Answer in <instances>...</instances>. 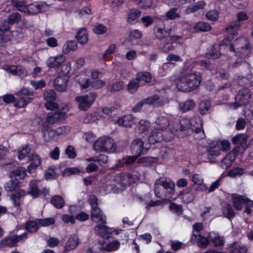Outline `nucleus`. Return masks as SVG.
Returning a JSON list of instances; mask_svg holds the SVG:
<instances>
[{
	"instance_id": "obj_1",
	"label": "nucleus",
	"mask_w": 253,
	"mask_h": 253,
	"mask_svg": "<svg viewBox=\"0 0 253 253\" xmlns=\"http://www.w3.org/2000/svg\"><path fill=\"white\" fill-rule=\"evenodd\" d=\"M202 81L200 73L189 71L185 73L178 80L176 84L177 89L183 92H190L196 89Z\"/></svg>"
},
{
	"instance_id": "obj_2",
	"label": "nucleus",
	"mask_w": 253,
	"mask_h": 253,
	"mask_svg": "<svg viewBox=\"0 0 253 253\" xmlns=\"http://www.w3.org/2000/svg\"><path fill=\"white\" fill-rule=\"evenodd\" d=\"M19 187V181L17 179L11 180L6 182L4 185L5 189L7 191H15L10 195V199L13 204L18 207L20 205V198L25 196V191L24 190L17 189Z\"/></svg>"
},
{
	"instance_id": "obj_3",
	"label": "nucleus",
	"mask_w": 253,
	"mask_h": 253,
	"mask_svg": "<svg viewBox=\"0 0 253 253\" xmlns=\"http://www.w3.org/2000/svg\"><path fill=\"white\" fill-rule=\"evenodd\" d=\"M230 50L235 52L237 56L245 58L250 53L251 48L246 39L239 38L234 41V44H230Z\"/></svg>"
},
{
	"instance_id": "obj_4",
	"label": "nucleus",
	"mask_w": 253,
	"mask_h": 253,
	"mask_svg": "<svg viewBox=\"0 0 253 253\" xmlns=\"http://www.w3.org/2000/svg\"><path fill=\"white\" fill-rule=\"evenodd\" d=\"M93 149L96 152L114 153L116 150V145L111 137L104 136L99 138L94 143Z\"/></svg>"
},
{
	"instance_id": "obj_5",
	"label": "nucleus",
	"mask_w": 253,
	"mask_h": 253,
	"mask_svg": "<svg viewBox=\"0 0 253 253\" xmlns=\"http://www.w3.org/2000/svg\"><path fill=\"white\" fill-rule=\"evenodd\" d=\"M88 202L91 207V218L96 222L106 223V217L100 209L98 207V199L95 195H90L88 198Z\"/></svg>"
},
{
	"instance_id": "obj_6",
	"label": "nucleus",
	"mask_w": 253,
	"mask_h": 253,
	"mask_svg": "<svg viewBox=\"0 0 253 253\" xmlns=\"http://www.w3.org/2000/svg\"><path fill=\"white\" fill-rule=\"evenodd\" d=\"M15 95L16 98L14 106L18 108H23L32 101L33 98L31 96H33L34 92L28 88L23 87Z\"/></svg>"
},
{
	"instance_id": "obj_7",
	"label": "nucleus",
	"mask_w": 253,
	"mask_h": 253,
	"mask_svg": "<svg viewBox=\"0 0 253 253\" xmlns=\"http://www.w3.org/2000/svg\"><path fill=\"white\" fill-rule=\"evenodd\" d=\"M97 94L95 92L81 96H77L75 100L79 103L78 107L81 110L86 111L88 109L96 98Z\"/></svg>"
},
{
	"instance_id": "obj_8",
	"label": "nucleus",
	"mask_w": 253,
	"mask_h": 253,
	"mask_svg": "<svg viewBox=\"0 0 253 253\" xmlns=\"http://www.w3.org/2000/svg\"><path fill=\"white\" fill-rule=\"evenodd\" d=\"M179 122L181 128H182V131L191 129L196 133H199L201 131L204 132L202 121L200 119H196L195 121L198 123V126H196L194 124H192L191 120L186 118H183Z\"/></svg>"
},
{
	"instance_id": "obj_9",
	"label": "nucleus",
	"mask_w": 253,
	"mask_h": 253,
	"mask_svg": "<svg viewBox=\"0 0 253 253\" xmlns=\"http://www.w3.org/2000/svg\"><path fill=\"white\" fill-rule=\"evenodd\" d=\"M251 96V93L247 87L240 90L235 98L234 105L235 108L240 106L247 105L249 102Z\"/></svg>"
},
{
	"instance_id": "obj_10",
	"label": "nucleus",
	"mask_w": 253,
	"mask_h": 253,
	"mask_svg": "<svg viewBox=\"0 0 253 253\" xmlns=\"http://www.w3.org/2000/svg\"><path fill=\"white\" fill-rule=\"evenodd\" d=\"M62 111H58L54 113H48L46 119L49 124L53 125L59 121L64 120L67 117L66 112L69 110L67 105L62 108Z\"/></svg>"
},
{
	"instance_id": "obj_11",
	"label": "nucleus",
	"mask_w": 253,
	"mask_h": 253,
	"mask_svg": "<svg viewBox=\"0 0 253 253\" xmlns=\"http://www.w3.org/2000/svg\"><path fill=\"white\" fill-rule=\"evenodd\" d=\"M234 144H239V145L234 148L232 151L236 154L243 153L247 148V140L246 135L244 134H238L234 136L232 140Z\"/></svg>"
},
{
	"instance_id": "obj_12",
	"label": "nucleus",
	"mask_w": 253,
	"mask_h": 253,
	"mask_svg": "<svg viewBox=\"0 0 253 253\" xmlns=\"http://www.w3.org/2000/svg\"><path fill=\"white\" fill-rule=\"evenodd\" d=\"M143 145L144 143L141 139L137 138L134 140L130 146L131 153L137 157L146 154L148 150L143 147Z\"/></svg>"
},
{
	"instance_id": "obj_13",
	"label": "nucleus",
	"mask_w": 253,
	"mask_h": 253,
	"mask_svg": "<svg viewBox=\"0 0 253 253\" xmlns=\"http://www.w3.org/2000/svg\"><path fill=\"white\" fill-rule=\"evenodd\" d=\"M48 5L43 2H34L27 5L26 13L29 15H35L45 11Z\"/></svg>"
},
{
	"instance_id": "obj_14",
	"label": "nucleus",
	"mask_w": 253,
	"mask_h": 253,
	"mask_svg": "<svg viewBox=\"0 0 253 253\" xmlns=\"http://www.w3.org/2000/svg\"><path fill=\"white\" fill-rule=\"evenodd\" d=\"M66 57L63 55L50 56L46 61L45 64L50 69H57L65 62Z\"/></svg>"
},
{
	"instance_id": "obj_15",
	"label": "nucleus",
	"mask_w": 253,
	"mask_h": 253,
	"mask_svg": "<svg viewBox=\"0 0 253 253\" xmlns=\"http://www.w3.org/2000/svg\"><path fill=\"white\" fill-rule=\"evenodd\" d=\"M237 21L235 22L231 23L228 27H226V30H232L233 35L237 34V30L241 25V22L247 20L248 19L247 14L244 11H240L237 13Z\"/></svg>"
},
{
	"instance_id": "obj_16",
	"label": "nucleus",
	"mask_w": 253,
	"mask_h": 253,
	"mask_svg": "<svg viewBox=\"0 0 253 253\" xmlns=\"http://www.w3.org/2000/svg\"><path fill=\"white\" fill-rule=\"evenodd\" d=\"M220 154L219 146L216 144H212L207 148L205 155L206 156L208 160L211 163H215L216 161V157Z\"/></svg>"
},
{
	"instance_id": "obj_17",
	"label": "nucleus",
	"mask_w": 253,
	"mask_h": 253,
	"mask_svg": "<svg viewBox=\"0 0 253 253\" xmlns=\"http://www.w3.org/2000/svg\"><path fill=\"white\" fill-rule=\"evenodd\" d=\"M138 119L133 117L131 114L125 115L117 121V123L120 126L125 127H131L133 124L137 123Z\"/></svg>"
},
{
	"instance_id": "obj_18",
	"label": "nucleus",
	"mask_w": 253,
	"mask_h": 253,
	"mask_svg": "<svg viewBox=\"0 0 253 253\" xmlns=\"http://www.w3.org/2000/svg\"><path fill=\"white\" fill-rule=\"evenodd\" d=\"M145 104L149 105H154L159 107L163 106L166 102L164 98H161L158 95L155 94L144 99Z\"/></svg>"
},
{
	"instance_id": "obj_19",
	"label": "nucleus",
	"mask_w": 253,
	"mask_h": 253,
	"mask_svg": "<svg viewBox=\"0 0 253 253\" xmlns=\"http://www.w3.org/2000/svg\"><path fill=\"white\" fill-rule=\"evenodd\" d=\"M106 240L107 241H105L103 244L104 250L110 252L119 249L120 244L118 241L113 240L109 235L107 236Z\"/></svg>"
},
{
	"instance_id": "obj_20",
	"label": "nucleus",
	"mask_w": 253,
	"mask_h": 253,
	"mask_svg": "<svg viewBox=\"0 0 253 253\" xmlns=\"http://www.w3.org/2000/svg\"><path fill=\"white\" fill-rule=\"evenodd\" d=\"M68 80L65 76H57L54 83V86L55 88L59 91H65L67 87Z\"/></svg>"
},
{
	"instance_id": "obj_21",
	"label": "nucleus",
	"mask_w": 253,
	"mask_h": 253,
	"mask_svg": "<svg viewBox=\"0 0 253 253\" xmlns=\"http://www.w3.org/2000/svg\"><path fill=\"white\" fill-rule=\"evenodd\" d=\"M237 154L232 151L228 153L225 157H224L221 161L220 167L223 169H227L230 167L233 162L236 159Z\"/></svg>"
},
{
	"instance_id": "obj_22",
	"label": "nucleus",
	"mask_w": 253,
	"mask_h": 253,
	"mask_svg": "<svg viewBox=\"0 0 253 253\" xmlns=\"http://www.w3.org/2000/svg\"><path fill=\"white\" fill-rule=\"evenodd\" d=\"M158 184L160 183L166 191V195L170 197L174 194V188L175 184L170 180H163L161 179H157Z\"/></svg>"
},
{
	"instance_id": "obj_23",
	"label": "nucleus",
	"mask_w": 253,
	"mask_h": 253,
	"mask_svg": "<svg viewBox=\"0 0 253 253\" xmlns=\"http://www.w3.org/2000/svg\"><path fill=\"white\" fill-rule=\"evenodd\" d=\"M164 140L162 130L160 129H154L151 133L148 138L150 144H154Z\"/></svg>"
},
{
	"instance_id": "obj_24",
	"label": "nucleus",
	"mask_w": 253,
	"mask_h": 253,
	"mask_svg": "<svg viewBox=\"0 0 253 253\" xmlns=\"http://www.w3.org/2000/svg\"><path fill=\"white\" fill-rule=\"evenodd\" d=\"M196 106V103L192 99H189L185 101L180 102L178 109L182 113L186 112L193 110Z\"/></svg>"
},
{
	"instance_id": "obj_25",
	"label": "nucleus",
	"mask_w": 253,
	"mask_h": 253,
	"mask_svg": "<svg viewBox=\"0 0 253 253\" xmlns=\"http://www.w3.org/2000/svg\"><path fill=\"white\" fill-rule=\"evenodd\" d=\"M29 160L31 162V164L28 167L27 170L29 173H32L40 165L41 159L39 155L32 154L29 156Z\"/></svg>"
},
{
	"instance_id": "obj_26",
	"label": "nucleus",
	"mask_w": 253,
	"mask_h": 253,
	"mask_svg": "<svg viewBox=\"0 0 253 253\" xmlns=\"http://www.w3.org/2000/svg\"><path fill=\"white\" fill-rule=\"evenodd\" d=\"M170 115L168 114L159 117L156 121L157 124L159 126V129L164 130L167 128L170 124Z\"/></svg>"
},
{
	"instance_id": "obj_27",
	"label": "nucleus",
	"mask_w": 253,
	"mask_h": 253,
	"mask_svg": "<svg viewBox=\"0 0 253 253\" xmlns=\"http://www.w3.org/2000/svg\"><path fill=\"white\" fill-rule=\"evenodd\" d=\"M106 84V82L101 80H95L90 82L89 79H87L84 84H82L83 88H87L89 86L95 89H99L103 87Z\"/></svg>"
},
{
	"instance_id": "obj_28",
	"label": "nucleus",
	"mask_w": 253,
	"mask_h": 253,
	"mask_svg": "<svg viewBox=\"0 0 253 253\" xmlns=\"http://www.w3.org/2000/svg\"><path fill=\"white\" fill-rule=\"evenodd\" d=\"M17 246L14 235L8 236L0 241V248L5 247L12 248Z\"/></svg>"
},
{
	"instance_id": "obj_29",
	"label": "nucleus",
	"mask_w": 253,
	"mask_h": 253,
	"mask_svg": "<svg viewBox=\"0 0 253 253\" xmlns=\"http://www.w3.org/2000/svg\"><path fill=\"white\" fill-rule=\"evenodd\" d=\"M246 198L247 197L244 196L234 195L233 196V203L235 209L238 211H241Z\"/></svg>"
},
{
	"instance_id": "obj_30",
	"label": "nucleus",
	"mask_w": 253,
	"mask_h": 253,
	"mask_svg": "<svg viewBox=\"0 0 253 253\" xmlns=\"http://www.w3.org/2000/svg\"><path fill=\"white\" fill-rule=\"evenodd\" d=\"M222 213L224 217L231 220L235 215L232 206L228 203H225L222 208Z\"/></svg>"
},
{
	"instance_id": "obj_31",
	"label": "nucleus",
	"mask_w": 253,
	"mask_h": 253,
	"mask_svg": "<svg viewBox=\"0 0 253 253\" xmlns=\"http://www.w3.org/2000/svg\"><path fill=\"white\" fill-rule=\"evenodd\" d=\"M75 38L82 44H85L88 41V36L85 28H81L77 32Z\"/></svg>"
},
{
	"instance_id": "obj_32",
	"label": "nucleus",
	"mask_w": 253,
	"mask_h": 253,
	"mask_svg": "<svg viewBox=\"0 0 253 253\" xmlns=\"http://www.w3.org/2000/svg\"><path fill=\"white\" fill-rule=\"evenodd\" d=\"M193 30L195 32H209L211 30V26L209 23L205 22H199L193 27Z\"/></svg>"
},
{
	"instance_id": "obj_33",
	"label": "nucleus",
	"mask_w": 253,
	"mask_h": 253,
	"mask_svg": "<svg viewBox=\"0 0 253 253\" xmlns=\"http://www.w3.org/2000/svg\"><path fill=\"white\" fill-rule=\"evenodd\" d=\"M192 181L196 184L198 185L199 186L196 190H206L207 188V186L203 184L204 179L199 174H194L192 176Z\"/></svg>"
},
{
	"instance_id": "obj_34",
	"label": "nucleus",
	"mask_w": 253,
	"mask_h": 253,
	"mask_svg": "<svg viewBox=\"0 0 253 253\" xmlns=\"http://www.w3.org/2000/svg\"><path fill=\"white\" fill-rule=\"evenodd\" d=\"M78 244V239L76 236L70 237L65 246L64 252L67 253L71 250L75 249Z\"/></svg>"
},
{
	"instance_id": "obj_35",
	"label": "nucleus",
	"mask_w": 253,
	"mask_h": 253,
	"mask_svg": "<svg viewBox=\"0 0 253 253\" xmlns=\"http://www.w3.org/2000/svg\"><path fill=\"white\" fill-rule=\"evenodd\" d=\"M9 175L10 177L15 178L14 179H22L26 175L25 169L22 167L18 168L13 170Z\"/></svg>"
},
{
	"instance_id": "obj_36",
	"label": "nucleus",
	"mask_w": 253,
	"mask_h": 253,
	"mask_svg": "<svg viewBox=\"0 0 253 253\" xmlns=\"http://www.w3.org/2000/svg\"><path fill=\"white\" fill-rule=\"evenodd\" d=\"M206 5V3L204 1H200L194 5H190L185 10L186 14H189L198 11L200 9H203Z\"/></svg>"
},
{
	"instance_id": "obj_37",
	"label": "nucleus",
	"mask_w": 253,
	"mask_h": 253,
	"mask_svg": "<svg viewBox=\"0 0 253 253\" xmlns=\"http://www.w3.org/2000/svg\"><path fill=\"white\" fill-rule=\"evenodd\" d=\"M154 187L155 195L157 197L160 198L171 197L170 196H168V195H166L165 189L160 183L158 184L157 180L155 181Z\"/></svg>"
},
{
	"instance_id": "obj_38",
	"label": "nucleus",
	"mask_w": 253,
	"mask_h": 253,
	"mask_svg": "<svg viewBox=\"0 0 253 253\" xmlns=\"http://www.w3.org/2000/svg\"><path fill=\"white\" fill-rule=\"evenodd\" d=\"M29 190L28 194L33 198H37L39 196L40 191L37 187V182L35 180L31 181L29 183Z\"/></svg>"
},
{
	"instance_id": "obj_39",
	"label": "nucleus",
	"mask_w": 253,
	"mask_h": 253,
	"mask_svg": "<svg viewBox=\"0 0 253 253\" xmlns=\"http://www.w3.org/2000/svg\"><path fill=\"white\" fill-rule=\"evenodd\" d=\"M78 48V44L75 41H68L63 47V51L65 54L68 53L71 50L75 51Z\"/></svg>"
},
{
	"instance_id": "obj_40",
	"label": "nucleus",
	"mask_w": 253,
	"mask_h": 253,
	"mask_svg": "<svg viewBox=\"0 0 253 253\" xmlns=\"http://www.w3.org/2000/svg\"><path fill=\"white\" fill-rule=\"evenodd\" d=\"M50 202L57 209H61L65 205L64 199L59 195L52 197L50 199Z\"/></svg>"
},
{
	"instance_id": "obj_41",
	"label": "nucleus",
	"mask_w": 253,
	"mask_h": 253,
	"mask_svg": "<svg viewBox=\"0 0 253 253\" xmlns=\"http://www.w3.org/2000/svg\"><path fill=\"white\" fill-rule=\"evenodd\" d=\"M152 77V75L148 72H141L137 73L136 75V79L139 82L144 81L146 83L151 82Z\"/></svg>"
},
{
	"instance_id": "obj_42",
	"label": "nucleus",
	"mask_w": 253,
	"mask_h": 253,
	"mask_svg": "<svg viewBox=\"0 0 253 253\" xmlns=\"http://www.w3.org/2000/svg\"><path fill=\"white\" fill-rule=\"evenodd\" d=\"M231 250L229 253H246L247 248L246 246L237 245L236 243L231 244Z\"/></svg>"
},
{
	"instance_id": "obj_43",
	"label": "nucleus",
	"mask_w": 253,
	"mask_h": 253,
	"mask_svg": "<svg viewBox=\"0 0 253 253\" xmlns=\"http://www.w3.org/2000/svg\"><path fill=\"white\" fill-rule=\"evenodd\" d=\"M25 3L26 2L24 1H20L18 0H11L12 5L13 7L16 8V10L24 13L26 12L27 10V5H25Z\"/></svg>"
},
{
	"instance_id": "obj_44",
	"label": "nucleus",
	"mask_w": 253,
	"mask_h": 253,
	"mask_svg": "<svg viewBox=\"0 0 253 253\" xmlns=\"http://www.w3.org/2000/svg\"><path fill=\"white\" fill-rule=\"evenodd\" d=\"M173 150L166 147H162L160 152V156L163 159H168L173 155Z\"/></svg>"
},
{
	"instance_id": "obj_45",
	"label": "nucleus",
	"mask_w": 253,
	"mask_h": 253,
	"mask_svg": "<svg viewBox=\"0 0 253 253\" xmlns=\"http://www.w3.org/2000/svg\"><path fill=\"white\" fill-rule=\"evenodd\" d=\"M211 107V103L208 100H204L202 101L199 105V110L200 113L204 115L207 113Z\"/></svg>"
},
{
	"instance_id": "obj_46",
	"label": "nucleus",
	"mask_w": 253,
	"mask_h": 253,
	"mask_svg": "<svg viewBox=\"0 0 253 253\" xmlns=\"http://www.w3.org/2000/svg\"><path fill=\"white\" fill-rule=\"evenodd\" d=\"M140 86V82L136 78L131 80L127 84V90L131 93L135 92Z\"/></svg>"
},
{
	"instance_id": "obj_47",
	"label": "nucleus",
	"mask_w": 253,
	"mask_h": 253,
	"mask_svg": "<svg viewBox=\"0 0 253 253\" xmlns=\"http://www.w3.org/2000/svg\"><path fill=\"white\" fill-rule=\"evenodd\" d=\"M37 219L36 220H30L27 222L26 229L30 233H35L39 229Z\"/></svg>"
},
{
	"instance_id": "obj_48",
	"label": "nucleus",
	"mask_w": 253,
	"mask_h": 253,
	"mask_svg": "<svg viewBox=\"0 0 253 253\" xmlns=\"http://www.w3.org/2000/svg\"><path fill=\"white\" fill-rule=\"evenodd\" d=\"M108 157L104 154H100L98 156H95L93 157L89 158L87 159L88 162H98L100 164H106L108 162Z\"/></svg>"
},
{
	"instance_id": "obj_49",
	"label": "nucleus",
	"mask_w": 253,
	"mask_h": 253,
	"mask_svg": "<svg viewBox=\"0 0 253 253\" xmlns=\"http://www.w3.org/2000/svg\"><path fill=\"white\" fill-rule=\"evenodd\" d=\"M105 224L101 222L95 227L96 234L100 236L104 237L108 233V227L104 225Z\"/></svg>"
},
{
	"instance_id": "obj_50",
	"label": "nucleus",
	"mask_w": 253,
	"mask_h": 253,
	"mask_svg": "<svg viewBox=\"0 0 253 253\" xmlns=\"http://www.w3.org/2000/svg\"><path fill=\"white\" fill-rule=\"evenodd\" d=\"M155 35L157 39H163L167 37V35L169 34L170 30L166 31L161 28L157 27L155 28Z\"/></svg>"
},
{
	"instance_id": "obj_51",
	"label": "nucleus",
	"mask_w": 253,
	"mask_h": 253,
	"mask_svg": "<svg viewBox=\"0 0 253 253\" xmlns=\"http://www.w3.org/2000/svg\"><path fill=\"white\" fill-rule=\"evenodd\" d=\"M42 137L44 140L46 142H50L53 141L55 137L56 133L54 129H51L44 132H42Z\"/></svg>"
},
{
	"instance_id": "obj_52",
	"label": "nucleus",
	"mask_w": 253,
	"mask_h": 253,
	"mask_svg": "<svg viewBox=\"0 0 253 253\" xmlns=\"http://www.w3.org/2000/svg\"><path fill=\"white\" fill-rule=\"evenodd\" d=\"M119 107V106L118 105L113 107H105L102 109V112L109 117H112L117 114Z\"/></svg>"
},
{
	"instance_id": "obj_53",
	"label": "nucleus",
	"mask_w": 253,
	"mask_h": 253,
	"mask_svg": "<svg viewBox=\"0 0 253 253\" xmlns=\"http://www.w3.org/2000/svg\"><path fill=\"white\" fill-rule=\"evenodd\" d=\"M21 18V16L18 12H14L10 14L8 17V23L9 25H13L15 23H18Z\"/></svg>"
},
{
	"instance_id": "obj_54",
	"label": "nucleus",
	"mask_w": 253,
	"mask_h": 253,
	"mask_svg": "<svg viewBox=\"0 0 253 253\" xmlns=\"http://www.w3.org/2000/svg\"><path fill=\"white\" fill-rule=\"evenodd\" d=\"M228 31L229 33V36L225 38L224 40H223L220 42L219 45L220 46L222 45H226V46H229V48L230 49V44H233L232 43H231V41L234 39L235 38L237 37L238 36V34L235 35H233L232 34V30H227Z\"/></svg>"
},
{
	"instance_id": "obj_55",
	"label": "nucleus",
	"mask_w": 253,
	"mask_h": 253,
	"mask_svg": "<svg viewBox=\"0 0 253 253\" xmlns=\"http://www.w3.org/2000/svg\"><path fill=\"white\" fill-rule=\"evenodd\" d=\"M208 237L211 239L215 247L220 248L223 246L225 241L223 237H220L219 235H217L213 238H211L210 234H209Z\"/></svg>"
},
{
	"instance_id": "obj_56",
	"label": "nucleus",
	"mask_w": 253,
	"mask_h": 253,
	"mask_svg": "<svg viewBox=\"0 0 253 253\" xmlns=\"http://www.w3.org/2000/svg\"><path fill=\"white\" fill-rule=\"evenodd\" d=\"M141 15L140 10L136 9H131L129 10L128 14V20L129 21H133L137 19Z\"/></svg>"
},
{
	"instance_id": "obj_57",
	"label": "nucleus",
	"mask_w": 253,
	"mask_h": 253,
	"mask_svg": "<svg viewBox=\"0 0 253 253\" xmlns=\"http://www.w3.org/2000/svg\"><path fill=\"white\" fill-rule=\"evenodd\" d=\"M221 54L218 50H216L214 46H212L206 53L207 57L211 59H216L219 58Z\"/></svg>"
},
{
	"instance_id": "obj_58",
	"label": "nucleus",
	"mask_w": 253,
	"mask_h": 253,
	"mask_svg": "<svg viewBox=\"0 0 253 253\" xmlns=\"http://www.w3.org/2000/svg\"><path fill=\"white\" fill-rule=\"evenodd\" d=\"M210 243L209 239L207 237L202 236L201 234L199 235L198 241L197 245L201 249H206Z\"/></svg>"
},
{
	"instance_id": "obj_59",
	"label": "nucleus",
	"mask_w": 253,
	"mask_h": 253,
	"mask_svg": "<svg viewBox=\"0 0 253 253\" xmlns=\"http://www.w3.org/2000/svg\"><path fill=\"white\" fill-rule=\"evenodd\" d=\"M244 173V169L239 167H236L228 172V175L231 177H236L242 175Z\"/></svg>"
},
{
	"instance_id": "obj_60",
	"label": "nucleus",
	"mask_w": 253,
	"mask_h": 253,
	"mask_svg": "<svg viewBox=\"0 0 253 253\" xmlns=\"http://www.w3.org/2000/svg\"><path fill=\"white\" fill-rule=\"evenodd\" d=\"M169 210L176 214L180 215L183 212L182 207L174 203H171L169 205Z\"/></svg>"
},
{
	"instance_id": "obj_61",
	"label": "nucleus",
	"mask_w": 253,
	"mask_h": 253,
	"mask_svg": "<svg viewBox=\"0 0 253 253\" xmlns=\"http://www.w3.org/2000/svg\"><path fill=\"white\" fill-rule=\"evenodd\" d=\"M39 224L41 226H47L53 224L55 223V220L53 218L49 217L44 219H37Z\"/></svg>"
},
{
	"instance_id": "obj_62",
	"label": "nucleus",
	"mask_w": 253,
	"mask_h": 253,
	"mask_svg": "<svg viewBox=\"0 0 253 253\" xmlns=\"http://www.w3.org/2000/svg\"><path fill=\"white\" fill-rule=\"evenodd\" d=\"M43 97L46 101L55 100L56 98V95L55 91L53 89H48L45 90L44 92Z\"/></svg>"
},
{
	"instance_id": "obj_63",
	"label": "nucleus",
	"mask_w": 253,
	"mask_h": 253,
	"mask_svg": "<svg viewBox=\"0 0 253 253\" xmlns=\"http://www.w3.org/2000/svg\"><path fill=\"white\" fill-rule=\"evenodd\" d=\"M245 115L246 119L253 125V102L250 103L248 110L245 111Z\"/></svg>"
},
{
	"instance_id": "obj_64",
	"label": "nucleus",
	"mask_w": 253,
	"mask_h": 253,
	"mask_svg": "<svg viewBox=\"0 0 253 253\" xmlns=\"http://www.w3.org/2000/svg\"><path fill=\"white\" fill-rule=\"evenodd\" d=\"M31 148L29 145H26L21 150L18 151V158L19 160L23 159L28 154H30Z\"/></svg>"
}]
</instances>
